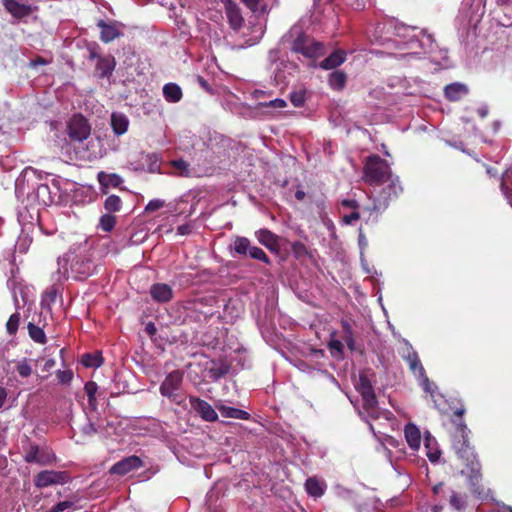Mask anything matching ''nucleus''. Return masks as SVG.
Masks as SVG:
<instances>
[{"instance_id": "obj_9", "label": "nucleus", "mask_w": 512, "mask_h": 512, "mask_svg": "<svg viewBox=\"0 0 512 512\" xmlns=\"http://www.w3.org/2000/svg\"><path fill=\"white\" fill-rule=\"evenodd\" d=\"M24 460L27 463L49 465L54 460V454L48 448H40L38 445H30L25 451Z\"/></svg>"}, {"instance_id": "obj_60", "label": "nucleus", "mask_w": 512, "mask_h": 512, "mask_svg": "<svg viewBox=\"0 0 512 512\" xmlns=\"http://www.w3.org/2000/svg\"><path fill=\"white\" fill-rule=\"evenodd\" d=\"M341 205L352 210H357L359 206L358 202L354 199H344L341 201Z\"/></svg>"}, {"instance_id": "obj_12", "label": "nucleus", "mask_w": 512, "mask_h": 512, "mask_svg": "<svg viewBox=\"0 0 512 512\" xmlns=\"http://www.w3.org/2000/svg\"><path fill=\"white\" fill-rule=\"evenodd\" d=\"M142 460L135 455L128 456L116 462L109 470L110 474L124 476L140 467H142Z\"/></svg>"}, {"instance_id": "obj_59", "label": "nucleus", "mask_w": 512, "mask_h": 512, "mask_svg": "<svg viewBox=\"0 0 512 512\" xmlns=\"http://www.w3.org/2000/svg\"><path fill=\"white\" fill-rule=\"evenodd\" d=\"M192 225L189 223L182 224L177 228V234L181 236L189 235L192 232Z\"/></svg>"}, {"instance_id": "obj_55", "label": "nucleus", "mask_w": 512, "mask_h": 512, "mask_svg": "<svg viewBox=\"0 0 512 512\" xmlns=\"http://www.w3.org/2000/svg\"><path fill=\"white\" fill-rule=\"evenodd\" d=\"M360 218V214L357 210H352L350 214H346L342 217V223L345 225H351Z\"/></svg>"}, {"instance_id": "obj_7", "label": "nucleus", "mask_w": 512, "mask_h": 512, "mask_svg": "<svg viewBox=\"0 0 512 512\" xmlns=\"http://www.w3.org/2000/svg\"><path fill=\"white\" fill-rule=\"evenodd\" d=\"M90 132L88 121L80 114L74 115L67 124V134L71 141L81 143L89 138Z\"/></svg>"}, {"instance_id": "obj_62", "label": "nucleus", "mask_w": 512, "mask_h": 512, "mask_svg": "<svg viewBox=\"0 0 512 512\" xmlns=\"http://www.w3.org/2000/svg\"><path fill=\"white\" fill-rule=\"evenodd\" d=\"M279 58V50L278 49H271L269 52H268V60L271 62V63H275L277 62Z\"/></svg>"}, {"instance_id": "obj_18", "label": "nucleus", "mask_w": 512, "mask_h": 512, "mask_svg": "<svg viewBox=\"0 0 512 512\" xmlns=\"http://www.w3.org/2000/svg\"><path fill=\"white\" fill-rule=\"evenodd\" d=\"M115 67V58L111 55H107L104 57H98L95 71L99 78H108L112 75Z\"/></svg>"}, {"instance_id": "obj_20", "label": "nucleus", "mask_w": 512, "mask_h": 512, "mask_svg": "<svg viewBox=\"0 0 512 512\" xmlns=\"http://www.w3.org/2000/svg\"><path fill=\"white\" fill-rule=\"evenodd\" d=\"M128 117L120 112H114L111 115V127L115 135L121 136L128 131L129 127Z\"/></svg>"}, {"instance_id": "obj_63", "label": "nucleus", "mask_w": 512, "mask_h": 512, "mask_svg": "<svg viewBox=\"0 0 512 512\" xmlns=\"http://www.w3.org/2000/svg\"><path fill=\"white\" fill-rule=\"evenodd\" d=\"M55 364H56V362L54 359L48 358L45 360V362L43 364V370L48 372L54 368Z\"/></svg>"}, {"instance_id": "obj_43", "label": "nucleus", "mask_w": 512, "mask_h": 512, "mask_svg": "<svg viewBox=\"0 0 512 512\" xmlns=\"http://www.w3.org/2000/svg\"><path fill=\"white\" fill-rule=\"evenodd\" d=\"M32 243V238L24 233V230L22 231V234L19 236V238L16 241L15 248L17 251L21 253H25L28 251L29 246Z\"/></svg>"}, {"instance_id": "obj_41", "label": "nucleus", "mask_w": 512, "mask_h": 512, "mask_svg": "<svg viewBox=\"0 0 512 512\" xmlns=\"http://www.w3.org/2000/svg\"><path fill=\"white\" fill-rule=\"evenodd\" d=\"M341 326H342V329H343V332H344V340L346 341L348 347L351 350H353L354 349V345H355V341H354V336H353V331H352L351 324L347 320H342L341 321Z\"/></svg>"}, {"instance_id": "obj_36", "label": "nucleus", "mask_w": 512, "mask_h": 512, "mask_svg": "<svg viewBox=\"0 0 512 512\" xmlns=\"http://www.w3.org/2000/svg\"><path fill=\"white\" fill-rule=\"evenodd\" d=\"M251 242L246 237L238 236L234 239L233 249L239 255H247Z\"/></svg>"}, {"instance_id": "obj_11", "label": "nucleus", "mask_w": 512, "mask_h": 512, "mask_svg": "<svg viewBox=\"0 0 512 512\" xmlns=\"http://www.w3.org/2000/svg\"><path fill=\"white\" fill-rule=\"evenodd\" d=\"M191 408L204 420L214 422L218 419L216 410L205 400L191 396L189 398Z\"/></svg>"}, {"instance_id": "obj_57", "label": "nucleus", "mask_w": 512, "mask_h": 512, "mask_svg": "<svg viewBox=\"0 0 512 512\" xmlns=\"http://www.w3.org/2000/svg\"><path fill=\"white\" fill-rule=\"evenodd\" d=\"M73 506V502L71 501H62L57 503L53 508L50 510V512H63L66 509H69Z\"/></svg>"}, {"instance_id": "obj_25", "label": "nucleus", "mask_w": 512, "mask_h": 512, "mask_svg": "<svg viewBox=\"0 0 512 512\" xmlns=\"http://www.w3.org/2000/svg\"><path fill=\"white\" fill-rule=\"evenodd\" d=\"M97 179L103 189L109 187H118L123 183L122 177L116 173H106L100 171L97 174Z\"/></svg>"}, {"instance_id": "obj_27", "label": "nucleus", "mask_w": 512, "mask_h": 512, "mask_svg": "<svg viewBox=\"0 0 512 512\" xmlns=\"http://www.w3.org/2000/svg\"><path fill=\"white\" fill-rule=\"evenodd\" d=\"M217 408L220 411L221 415L226 418H234L240 420H248L250 418V414L248 412L238 408L226 405H219L217 406Z\"/></svg>"}, {"instance_id": "obj_61", "label": "nucleus", "mask_w": 512, "mask_h": 512, "mask_svg": "<svg viewBox=\"0 0 512 512\" xmlns=\"http://www.w3.org/2000/svg\"><path fill=\"white\" fill-rule=\"evenodd\" d=\"M269 105L275 108H284L286 107V101L280 98H276L274 100H271L269 102Z\"/></svg>"}, {"instance_id": "obj_32", "label": "nucleus", "mask_w": 512, "mask_h": 512, "mask_svg": "<svg viewBox=\"0 0 512 512\" xmlns=\"http://www.w3.org/2000/svg\"><path fill=\"white\" fill-rule=\"evenodd\" d=\"M404 360L408 363L409 365V368L411 370V372L416 376L417 374H421L422 375V372L424 369L420 359H419V356L416 353H412V354H407L404 358Z\"/></svg>"}, {"instance_id": "obj_15", "label": "nucleus", "mask_w": 512, "mask_h": 512, "mask_svg": "<svg viewBox=\"0 0 512 512\" xmlns=\"http://www.w3.org/2000/svg\"><path fill=\"white\" fill-rule=\"evenodd\" d=\"M5 9L17 19L24 18L32 13V6L29 4L19 3L16 0H2Z\"/></svg>"}, {"instance_id": "obj_33", "label": "nucleus", "mask_w": 512, "mask_h": 512, "mask_svg": "<svg viewBox=\"0 0 512 512\" xmlns=\"http://www.w3.org/2000/svg\"><path fill=\"white\" fill-rule=\"evenodd\" d=\"M27 328H28V334L34 342L39 343V344L46 343V335L42 328L36 326L32 322L28 323Z\"/></svg>"}, {"instance_id": "obj_64", "label": "nucleus", "mask_w": 512, "mask_h": 512, "mask_svg": "<svg viewBox=\"0 0 512 512\" xmlns=\"http://www.w3.org/2000/svg\"><path fill=\"white\" fill-rule=\"evenodd\" d=\"M7 398V391L5 388L0 387V409L3 408Z\"/></svg>"}, {"instance_id": "obj_51", "label": "nucleus", "mask_w": 512, "mask_h": 512, "mask_svg": "<svg viewBox=\"0 0 512 512\" xmlns=\"http://www.w3.org/2000/svg\"><path fill=\"white\" fill-rule=\"evenodd\" d=\"M290 100L295 107H301L305 102L304 93L301 91L293 92L290 95Z\"/></svg>"}, {"instance_id": "obj_48", "label": "nucleus", "mask_w": 512, "mask_h": 512, "mask_svg": "<svg viewBox=\"0 0 512 512\" xmlns=\"http://www.w3.org/2000/svg\"><path fill=\"white\" fill-rule=\"evenodd\" d=\"M507 179L511 182L512 184V166L506 170V173H505ZM501 190L505 196V198L507 199L509 205L512 207V188H508L505 184L504 181H502L501 183Z\"/></svg>"}, {"instance_id": "obj_47", "label": "nucleus", "mask_w": 512, "mask_h": 512, "mask_svg": "<svg viewBox=\"0 0 512 512\" xmlns=\"http://www.w3.org/2000/svg\"><path fill=\"white\" fill-rule=\"evenodd\" d=\"M413 82H414V85L412 86L408 83L407 80L403 81V88L405 90V93L408 95L421 94L422 93V91H421L422 82L419 81L418 79H413Z\"/></svg>"}, {"instance_id": "obj_50", "label": "nucleus", "mask_w": 512, "mask_h": 512, "mask_svg": "<svg viewBox=\"0 0 512 512\" xmlns=\"http://www.w3.org/2000/svg\"><path fill=\"white\" fill-rule=\"evenodd\" d=\"M81 432L85 436H93L98 432L97 427L95 424L91 421V419H88V422L81 427Z\"/></svg>"}, {"instance_id": "obj_34", "label": "nucleus", "mask_w": 512, "mask_h": 512, "mask_svg": "<svg viewBox=\"0 0 512 512\" xmlns=\"http://www.w3.org/2000/svg\"><path fill=\"white\" fill-rule=\"evenodd\" d=\"M85 393L88 397L89 406L95 410L97 408L96 394L98 385L94 381H88L84 386Z\"/></svg>"}, {"instance_id": "obj_26", "label": "nucleus", "mask_w": 512, "mask_h": 512, "mask_svg": "<svg viewBox=\"0 0 512 512\" xmlns=\"http://www.w3.org/2000/svg\"><path fill=\"white\" fill-rule=\"evenodd\" d=\"M345 60L346 55L343 51H335L320 63V67L325 70H331L340 66Z\"/></svg>"}, {"instance_id": "obj_16", "label": "nucleus", "mask_w": 512, "mask_h": 512, "mask_svg": "<svg viewBox=\"0 0 512 512\" xmlns=\"http://www.w3.org/2000/svg\"><path fill=\"white\" fill-rule=\"evenodd\" d=\"M152 299L158 303L169 302L173 298V289L165 283H156L150 287Z\"/></svg>"}, {"instance_id": "obj_42", "label": "nucleus", "mask_w": 512, "mask_h": 512, "mask_svg": "<svg viewBox=\"0 0 512 512\" xmlns=\"http://www.w3.org/2000/svg\"><path fill=\"white\" fill-rule=\"evenodd\" d=\"M171 165L177 170L178 175L189 177L191 175L190 165L183 159L173 160Z\"/></svg>"}, {"instance_id": "obj_56", "label": "nucleus", "mask_w": 512, "mask_h": 512, "mask_svg": "<svg viewBox=\"0 0 512 512\" xmlns=\"http://www.w3.org/2000/svg\"><path fill=\"white\" fill-rule=\"evenodd\" d=\"M401 343L403 346L400 349V355L403 359L407 354L416 353V351L413 349L411 343L408 340L403 339Z\"/></svg>"}, {"instance_id": "obj_8", "label": "nucleus", "mask_w": 512, "mask_h": 512, "mask_svg": "<svg viewBox=\"0 0 512 512\" xmlns=\"http://www.w3.org/2000/svg\"><path fill=\"white\" fill-rule=\"evenodd\" d=\"M182 380L183 377L181 372L173 371L169 373L160 385L161 395L167 397L172 402L179 404L178 391L181 388Z\"/></svg>"}, {"instance_id": "obj_53", "label": "nucleus", "mask_w": 512, "mask_h": 512, "mask_svg": "<svg viewBox=\"0 0 512 512\" xmlns=\"http://www.w3.org/2000/svg\"><path fill=\"white\" fill-rule=\"evenodd\" d=\"M322 223L328 230L330 237L335 239L336 238V227H335L333 221L330 218H328L327 216H324V217H322Z\"/></svg>"}, {"instance_id": "obj_10", "label": "nucleus", "mask_w": 512, "mask_h": 512, "mask_svg": "<svg viewBox=\"0 0 512 512\" xmlns=\"http://www.w3.org/2000/svg\"><path fill=\"white\" fill-rule=\"evenodd\" d=\"M67 474L62 471L44 470L35 477V486L45 488L55 484H64L67 480Z\"/></svg>"}, {"instance_id": "obj_44", "label": "nucleus", "mask_w": 512, "mask_h": 512, "mask_svg": "<svg viewBox=\"0 0 512 512\" xmlns=\"http://www.w3.org/2000/svg\"><path fill=\"white\" fill-rule=\"evenodd\" d=\"M252 259L259 260L265 264H269L270 260L266 253L257 246H250L249 251L247 253Z\"/></svg>"}, {"instance_id": "obj_30", "label": "nucleus", "mask_w": 512, "mask_h": 512, "mask_svg": "<svg viewBox=\"0 0 512 512\" xmlns=\"http://www.w3.org/2000/svg\"><path fill=\"white\" fill-rule=\"evenodd\" d=\"M102 157L99 139H90L87 143V153L82 156L89 161Z\"/></svg>"}, {"instance_id": "obj_13", "label": "nucleus", "mask_w": 512, "mask_h": 512, "mask_svg": "<svg viewBox=\"0 0 512 512\" xmlns=\"http://www.w3.org/2000/svg\"><path fill=\"white\" fill-rule=\"evenodd\" d=\"M225 7V14L232 29L238 30L242 27L244 19L239 6L232 0H221Z\"/></svg>"}, {"instance_id": "obj_46", "label": "nucleus", "mask_w": 512, "mask_h": 512, "mask_svg": "<svg viewBox=\"0 0 512 512\" xmlns=\"http://www.w3.org/2000/svg\"><path fill=\"white\" fill-rule=\"evenodd\" d=\"M244 4L255 14H263L265 12V4L262 0H242Z\"/></svg>"}, {"instance_id": "obj_29", "label": "nucleus", "mask_w": 512, "mask_h": 512, "mask_svg": "<svg viewBox=\"0 0 512 512\" xmlns=\"http://www.w3.org/2000/svg\"><path fill=\"white\" fill-rule=\"evenodd\" d=\"M15 371L22 378L30 377L33 373L32 360L22 358L20 360L15 361Z\"/></svg>"}, {"instance_id": "obj_22", "label": "nucleus", "mask_w": 512, "mask_h": 512, "mask_svg": "<svg viewBox=\"0 0 512 512\" xmlns=\"http://www.w3.org/2000/svg\"><path fill=\"white\" fill-rule=\"evenodd\" d=\"M424 447L426 450V456L428 457L429 461L432 463L438 462V460L441 456V452L438 449L436 439L434 437H432L429 432L425 433Z\"/></svg>"}, {"instance_id": "obj_24", "label": "nucleus", "mask_w": 512, "mask_h": 512, "mask_svg": "<svg viewBox=\"0 0 512 512\" xmlns=\"http://www.w3.org/2000/svg\"><path fill=\"white\" fill-rule=\"evenodd\" d=\"M305 489L311 497L319 498L325 493L326 484L323 480L310 477L305 482Z\"/></svg>"}, {"instance_id": "obj_2", "label": "nucleus", "mask_w": 512, "mask_h": 512, "mask_svg": "<svg viewBox=\"0 0 512 512\" xmlns=\"http://www.w3.org/2000/svg\"><path fill=\"white\" fill-rule=\"evenodd\" d=\"M364 180L370 185L381 186L388 185L381 191H374L373 210H384L391 199L397 197L402 191L399 177L392 174L390 165L387 161L381 159L378 155H371L367 158L364 165Z\"/></svg>"}, {"instance_id": "obj_35", "label": "nucleus", "mask_w": 512, "mask_h": 512, "mask_svg": "<svg viewBox=\"0 0 512 512\" xmlns=\"http://www.w3.org/2000/svg\"><path fill=\"white\" fill-rule=\"evenodd\" d=\"M50 188L47 184H39L36 188V197L39 199V202L43 205H49L53 202L51 197Z\"/></svg>"}, {"instance_id": "obj_49", "label": "nucleus", "mask_w": 512, "mask_h": 512, "mask_svg": "<svg viewBox=\"0 0 512 512\" xmlns=\"http://www.w3.org/2000/svg\"><path fill=\"white\" fill-rule=\"evenodd\" d=\"M165 205V201L161 199H152L145 206L146 212H154L159 210Z\"/></svg>"}, {"instance_id": "obj_4", "label": "nucleus", "mask_w": 512, "mask_h": 512, "mask_svg": "<svg viewBox=\"0 0 512 512\" xmlns=\"http://www.w3.org/2000/svg\"><path fill=\"white\" fill-rule=\"evenodd\" d=\"M470 431L463 421L456 424V434L454 435L453 447L459 458H461L466 466L470 469L471 480H477L479 477L480 464L476 458L474 449L470 446L468 435Z\"/></svg>"}, {"instance_id": "obj_54", "label": "nucleus", "mask_w": 512, "mask_h": 512, "mask_svg": "<svg viewBox=\"0 0 512 512\" xmlns=\"http://www.w3.org/2000/svg\"><path fill=\"white\" fill-rule=\"evenodd\" d=\"M57 378H58L60 383L66 384V383H69L72 380L73 373H72L71 370H64V371L59 370L57 372Z\"/></svg>"}, {"instance_id": "obj_23", "label": "nucleus", "mask_w": 512, "mask_h": 512, "mask_svg": "<svg viewBox=\"0 0 512 512\" xmlns=\"http://www.w3.org/2000/svg\"><path fill=\"white\" fill-rule=\"evenodd\" d=\"M162 93L164 99L168 103H178L181 101L183 97V92L181 87L173 82L166 83L162 88Z\"/></svg>"}, {"instance_id": "obj_37", "label": "nucleus", "mask_w": 512, "mask_h": 512, "mask_svg": "<svg viewBox=\"0 0 512 512\" xmlns=\"http://www.w3.org/2000/svg\"><path fill=\"white\" fill-rule=\"evenodd\" d=\"M122 207V200L117 195H109L104 201V208L108 213L118 212Z\"/></svg>"}, {"instance_id": "obj_21", "label": "nucleus", "mask_w": 512, "mask_h": 512, "mask_svg": "<svg viewBox=\"0 0 512 512\" xmlns=\"http://www.w3.org/2000/svg\"><path fill=\"white\" fill-rule=\"evenodd\" d=\"M444 94L448 100L458 101L468 94V88L462 83L455 82L445 86Z\"/></svg>"}, {"instance_id": "obj_19", "label": "nucleus", "mask_w": 512, "mask_h": 512, "mask_svg": "<svg viewBox=\"0 0 512 512\" xmlns=\"http://www.w3.org/2000/svg\"><path fill=\"white\" fill-rule=\"evenodd\" d=\"M404 435L409 447L417 451L421 446L422 440L419 428L413 423H408L404 428Z\"/></svg>"}, {"instance_id": "obj_45", "label": "nucleus", "mask_w": 512, "mask_h": 512, "mask_svg": "<svg viewBox=\"0 0 512 512\" xmlns=\"http://www.w3.org/2000/svg\"><path fill=\"white\" fill-rule=\"evenodd\" d=\"M20 323V314L19 312L13 313L7 323H6V330L9 335H15Z\"/></svg>"}, {"instance_id": "obj_40", "label": "nucleus", "mask_w": 512, "mask_h": 512, "mask_svg": "<svg viewBox=\"0 0 512 512\" xmlns=\"http://www.w3.org/2000/svg\"><path fill=\"white\" fill-rule=\"evenodd\" d=\"M115 224L116 217L111 213L102 215L99 221V227L105 232H110L115 227Z\"/></svg>"}, {"instance_id": "obj_52", "label": "nucleus", "mask_w": 512, "mask_h": 512, "mask_svg": "<svg viewBox=\"0 0 512 512\" xmlns=\"http://www.w3.org/2000/svg\"><path fill=\"white\" fill-rule=\"evenodd\" d=\"M227 373L224 367H211L209 368V377L213 380H218Z\"/></svg>"}, {"instance_id": "obj_5", "label": "nucleus", "mask_w": 512, "mask_h": 512, "mask_svg": "<svg viewBox=\"0 0 512 512\" xmlns=\"http://www.w3.org/2000/svg\"><path fill=\"white\" fill-rule=\"evenodd\" d=\"M355 387L362 397L363 410L368 417L378 419L383 416L387 420L390 419L391 413L389 411H381L378 408V402L372 383L365 374L359 375V379L356 382Z\"/></svg>"}, {"instance_id": "obj_3", "label": "nucleus", "mask_w": 512, "mask_h": 512, "mask_svg": "<svg viewBox=\"0 0 512 512\" xmlns=\"http://www.w3.org/2000/svg\"><path fill=\"white\" fill-rule=\"evenodd\" d=\"M94 265L87 254L86 247L78 246L70 250L57 260V281L73 277L86 278L93 273Z\"/></svg>"}, {"instance_id": "obj_1", "label": "nucleus", "mask_w": 512, "mask_h": 512, "mask_svg": "<svg viewBox=\"0 0 512 512\" xmlns=\"http://www.w3.org/2000/svg\"><path fill=\"white\" fill-rule=\"evenodd\" d=\"M386 29L391 37L382 44L402 66L411 67L426 60L441 68L448 66V51L440 48L427 31L394 21L389 22Z\"/></svg>"}, {"instance_id": "obj_17", "label": "nucleus", "mask_w": 512, "mask_h": 512, "mask_svg": "<svg viewBox=\"0 0 512 512\" xmlns=\"http://www.w3.org/2000/svg\"><path fill=\"white\" fill-rule=\"evenodd\" d=\"M255 237L260 244L270 251H278L279 237L268 229H259L255 232Z\"/></svg>"}, {"instance_id": "obj_28", "label": "nucleus", "mask_w": 512, "mask_h": 512, "mask_svg": "<svg viewBox=\"0 0 512 512\" xmlns=\"http://www.w3.org/2000/svg\"><path fill=\"white\" fill-rule=\"evenodd\" d=\"M347 76L343 71L336 70L329 74L328 84L331 89L340 91L345 87Z\"/></svg>"}, {"instance_id": "obj_31", "label": "nucleus", "mask_w": 512, "mask_h": 512, "mask_svg": "<svg viewBox=\"0 0 512 512\" xmlns=\"http://www.w3.org/2000/svg\"><path fill=\"white\" fill-rule=\"evenodd\" d=\"M81 363L87 368H98L103 363V358L99 352L84 354Z\"/></svg>"}, {"instance_id": "obj_6", "label": "nucleus", "mask_w": 512, "mask_h": 512, "mask_svg": "<svg viewBox=\"0 0 512 512\" xmlns=\"http://www.w3.org/2000/svg\"><path fill=\"white\" fill-rule=\"evenodd\" d=\"M294 35H296V37L291 45L293 52L300 53L309 59H316L324 55L325 48L321 42L310 39L307 35L295 28L290 31V36L293 37Z\"/></svg>"}, {"instance_id": "obj_38", "label": "nucleus", "mask_w": 512, "mask_h": 512, "mask_svg": "<svg viewBox=\"0 0 512 512\" xmlns=\"http://www.w3.org/2000/svg\"><path fill=\"white\" fill-rule=\"evenodd\" d=\"M446 499H449L450 505L456 510H461L465 507V498L449 488L447 489Z\"/></svg>"}, {"instance_id": "obj_14", "label": "nucleus", "mask_w": 512, "mask_h": 512, "mask_svg": "<svg viewBox=\"0 0 512 512\" xmlns=\"http://www.w3.org/2000/svg\"><path fill=\"white\" fill-rule=\"evenodd\" d=\"M97 26L100 28V39L104 43H109L122 35V25L117 22L107 23L99 20Z\"/></svg>"}, {"instance_id": "obj_39", "label": "nucleus", "mask_w": 512, "mask_h": 512, "mask_svg": "<svg viewBox=\"0 0 512 512\" xmlns=\"http://www.w3.org/2000/svg\"><path fill=\"white\" fill-rule=\"evenodd\" d=\"M415 377L418 379L419 384L421 385L423 390L433 397L437 390V387L430 382V380L426 376L425 370H423L422 375L417 374Z\"/></svg>"}, {"instance_id": "obj_58", "label": "nucleus", "mask_w": 512, "mask_h": 512, "mask_svg": "<svg viewBox=\"0 0 512 512\" xmlns=\"http://www.w3.org/2000/svg\"><path fill=\"white\" fill-rule=\"evenodd\" d=\"M433 493L438 496L441 500L447 498V489H445L442 483H439L433 487Z\"/></svg>"}]
</instances>
